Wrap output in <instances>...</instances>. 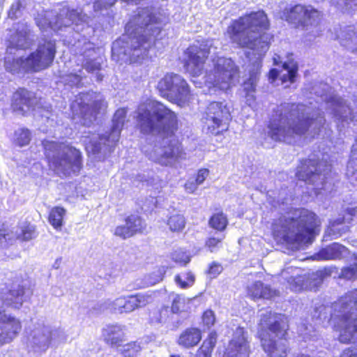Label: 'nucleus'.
Listing matches in <instances>:
<instances>
[{
	"label": "nucleus",
	"instance_id": "nucleus-1",
	"mask_svg": "<svg viewBox=\"0 0 357 357\" xmlns=\"http://www.w3.org/2000/svg\"><path fill=\"white\" fill-rule=\"evenodd\" d=\"M137 126L143 135H157L163 139H168L161 147L162 153L155 162L168 166L173 162L185 158V153L181 142L175 137L179 128L176 113L164 103L153 100L149 107L137 112Z\"/></svg>",
	"mask_w": 357,
	"mask_h": 357
},
{
	"label": "nucleus",
	"instance_id": "nucleus-2",
	"mask_svg": "<svg viewBox=\"0 0 357 357\" xmlns=\"http://www.w3.org/2000/svg\"><path fill=\"white\" fill-rule=\"evenodd\" d=\"M271 22L264 10L247 12L231 22L226 34L231 43L259 55L269 50L273 35L268 33Z\"/></svg>",
	"mask_w": 357,
	"mask_h": 357
},
{
	"label": "nucleus",
	"instance_id": "nucleus-3",
	"mask_svg": "<svg viewBox=\"0 0 357 357\" xmlns=\"http://www.w3.org/2000/svg\"><path fill=\"white\" fill-rule=\"evenodd\" d=\"M163 28L159 17L148 8L133 15L125 26V48L129 54L142 52L160 40Z\"/></svg>",
	"mask_w": 357,
	"mask_h": 357
},
{
	"label": "nucleus",
	"instance_id": "nucleus-4",
	"mask_svg": "<svg viewBox=\"0 0 357 357\" xmlns=\"http://www.w3.org/2000/svg\"><path fill=\"white\" fill-rule=\"evenodd\" d=\"M314 119L296 103L280 105L274 109L268 124V135L275 142H287L296 136L304 135Z\"/></svg>",
	"mask_w": 357,
	"mask_h": 357
},
{
	"label": "nucleus",
	"instance_id": "nucleus-5",
	"mask_svg": "<svg viewBox=\"0 0 357 357\" xmlns=\"http://www.w3.org/2000/svg\"><path fill=\"white\" fill-rule=\"evenodd\" d=\"M289 326L284 315L267 312L261 315L257 337L268 357H287L290 351Z\"/></svg>",
	"mask_w": 357,
	"mask_h": 357
},
{
	"label": "nucleus",
	"instance_id": "nucleus-6",
	"mask_svg": "<svg viewBox=\"0 0 357 357\" xmlns=\"http://www.w3.org/2000/svg\"><path fill=\"white\" fill-rule=\"evenodd\" d=\"M296 218L280 216L272 225V235L275 240L290 243L308 242L314 237L320 221L312 211L305 208H294Z\"/></svg>",
	"mask_w": 357,
	"mask_h": 357
},
{
	"label": "nucleus",
	"instance_id": "nucleus-7",
	"mask_svg": "<svg viewBox=\"0 0 357 357\" xmlns=\"http://www.w3.org/2000/svg\"><path fill=\"white\" fill-rule=\"evenodd\" d=\"M50 169L63 178L78 175L83 168L81 151L69 143L44 139L41 143Z\"/></svg>",
	"mask_w": 357,
	"mask_h": 357
},
{
	"label": "nucleus",
	"instance_id": "nucleus-8",
	"mask_svg": "<svg viewBox=\"0 0 357 357\" xmlns=\"http://www.w3.org/2000/svg\"><path fill=\"white\" fill-rule=\"evenodd\" d=\"M56 54V42L53 40L43 38L38 42L36 49L26 57L22 56L13 59L9 71L14 74L21 70L26 73H35L51 67Z\"/></svg>",
	"mask_w": 357,
	"mask_h": 357
},
{
	"label": "nucleus",
	"instance_id": "nucleus-9",
	"mask_svg": "<svg viewBox=\"0 0 357 357\" xmlns=\"http://www.w3.org/2000/svg\"><path fill=\"white\" fill-rule=\"evenodd\" d=\"M335 312H337L335 330L340 333L338 339L342 343H349L357 333V288L348 291L333 304Z\"/></svg>",
	"mask_w": 357,
	"mask_h": 357
},
{
	"label": "nucleus",
	"instance_id": "nucleus-10",
	"mask_svg": "<svg viewBox=\"0 0 357 357\" xmlns=\"http://www.w3.org/2000/svg\"><path fill=\"white\" fill-rule=\"evenodd\" d=\"M156 89L163 98L179 107L188 104L192 98L190 86L180 75L166 73L158 82Z\"/></svg>",
	"mask_w": 357,
	"mask_h": 357
},
{
	"label": "nucleus",
	"instance_id": "nucleus-11",
	"mask_svg": "<svg viewBox=\"0 0 357 357\" xmlns=\"http://www.w3.org/2000/svg\"><path fill=\"white\" fill-rule=\"evenodd\" d=\"M321 17V13L317 8L303 3H296L284 8L281 15L282 20L293 29L305 31L317 26Z\"/></svg>",
	"mask_w": 357,
	"mask_h": 357
},
{
	"label": "nucleus",
	"instance_id": "nucleus-12",
	"mask_svg": "<svg viewBox=\"0 0 357 357\" xmlns=\"http://www.w3.org/2000/svg\"><path fill=\"white\" fill-rule=\"evenodd\" d=\"M232 121L231 112L224 101H211L205 108L202 122L207 133L219 136L229 130Z\"/></svg>",
	"mask_w": 357,
	"mask_h": 357
},
{
	"label": "nucleus",
	"instance_id": "nucleus-13",
	"mask_svg": "<svg viewBox=\"0 0 357 357\" xmlns=\"http://www.w3.org/2000/svg\"><path fill=\"white\" fill-rule=\"evenodd\" d=\"M239 68L229 58L218 57L213 69L207 73L206 82L220 89H229L239 78Z\"/></svg>",
	"mask_w": 357,
	"mask_h": 357
},
{
	"label": "nucleus",
	"instance_id": "nucleus-14",
	"mask_svg": "<svg viewBox=\"0 0 357 357\" xmlns=\"http://www.w3.org/2000/svg\"><path fill=\"white\" fill-rule=\"evenodd\" d=\"M211 54V47L204 41L190 45L183 52V68L192 77L200 75Z\"/></svg>",
	"mask_w": 357,
	"mask_h": 357
},
{
	"label": "nucleus",
	"instance_id": "nucleus-15",
	"mask_svg": "<svg viewBox=\"0 0 357 357\" xmlns=\"http://www.w3.org/2000/svg\"><path fill=\"white\" fill-rule=\"evenodd\" d=\"M321 163L319 158L303 159L295 174L296 178L307 185H314L321 180Z\"/></svg>",
	"mask_w": 357,
	"mask_h": 357
},
{
	"label": "nucleus",
	"instance_id": "nucleus-16",
	"mask_svg": "<svg viewBox=\"0 0 357 357\" xmlns=\"http://www.w3.org/2000/svg\"><path fill=\"white\" fill-rule=\"evenodd\" d=\"M251 353L247 333L243 327H237L234 337L229 340L223 357H249Z\"/></svg>",
	"mask_w": 357,
	"mask_h": 357
},
{
	"label": "nucleus",
	"instance_id": "nucleus-17",
	"mask_svg": "<svg viewBox=\"0 0 357 357\" xmlns=\"http://www.w3.org/2000/svg\"><path fill=\"white\" fill-rule=\"evenodd\" d=\"M151 300V295L140 293L122 296L115 300L114 309L120 314L129 313L137 308L147 305Z\"/></svg>",
	"mask_w": 357,
	"mask_h": 357
},
{
	"label": "nucleus",
	"instance_id": "nucleus-18",
	"mask_svg": "<svg viewBox=\"0 0 357 357\" xmlns=\"http://www.w3.org/2000/svg\"><path fill=\"white\" fill-rule=\"evenodd\" d=\"M125 225H119L115 228L114 235L122 239H126L138 234H142L146 229L144 220L139 215L130 214L125 218Z\"/></svg>",
	"mask_w": 357,
	"mask_h": 357
},
{
	"label": "nucleus",
	"instance_id": "nucleus-19",
	"mask_svg": "<svg viewBox=\"0 0 357 357\" xmlns=\"http://www.w3.org/2000/svg\"><path fill=\"white\" fill-rule=\"evenodd\" d=\"M24 295L25 287L13 282L0 291V300L6 307L19 310L23 305Z\"/></svg>",
	"mask_w": 357,
	"mask_h": 357
},
{
	"label": "nucleus",
	"instance_id": "nucleus-20",
	"mask_svg": "<svg viewBox=\"0 0 357 357\" xmlns=\"http://www.w3.org/2000/svg\"><path fill=\"white\" fill-rule=\"evenodd\" d=\"M36 94L24 87L17 89L11 97V108L14 112H19L24 115V107L29 109L35 104Z\"/></svg>",
	"mask_w": 357,
	"mask_h": 357
},
{
	"label": "nucleus",
	"instance_id": "nucleus-21",
	"mask_svg": "<svg viewBox=\"0 0 357 357\" xmlns=\"http://www.w3.org/2000/svg\"><path fill=\"white\" fill-rule=\"evenodd\" d=\"M202 339V330L190 326L183 330L176 340V343L183 349H190L197 346Z\"/></svg>",
	"mask_w": 357,
	"mask_h": 357
},
{
	"label": "nucleus",
	"instance_id": "nucleus-22",
	"mask_svg": "<svg viewBox=\"0 0 357 357\" xmlns=\"http://www.w3.org/2000/svg\"><path fill=\"white\" fill-rule=\"evenodd\" d=\"M349 252V249L339 243H333L321 248L314 256L318 261L340 260Z\"/></svg>",
	"mask_w": 357,
	"mask_h": 357
},
{
	"label": "nucleus",
	"instance_id": "nucleus-23",
	"mask_svg": "<svg viewBox=\"0 0 357 357\" xmlns=\"http://www.w3.org/2000/svg\"><path fill=\"white\" fill-rule=\"evenodd\" d=\"M102 105V100L96 99L93 94L88 93L82 95L80 102L77 104L79 114L82 118L96 116L100 113Z\"/></svg>",
	"mask_w": 357,
	"mask_h": 357
},
{
	"label": "nucleus",
	"instance_id": "nucleus-24",
	"mask_svg": "<svg viewBox=\"0 0 357 357\" xmlns=\"http://www.w3.org/2000/svg\"><path fill=\"white\" fill-rule=\"evenodd\" d=\"M105 343L111 348H119L123 345L126 335L122 328L116 325H109L102 331Z\"/></svg>",
	"mask_w": 357,
	"mask_h": 357
},
{
	"label": "nucleus",
	"instance_id": "nucleus-25",
	"mask_svg": "<svg viewBox=\"0 0 357 357\" xmlns=\"http://www.w3.org/2000/svg\"><path fill=\"white\" fill-rule=\"evenodd\" d=\"M217 342V332L215 331H210L196 350L195 357H212Z\"/></svg>",
	"mask_w": 357,
	"mask_h": 357
},
{
	"label": "nucleus",
	"instance_id": "nucleus-26",
	"mask_svg": "<svg viewBox=\"0 0 357 357\" xmlns=\"http://www.w3.org/2000/svg\"><path fill=\"white\" fill-rule=\"evenodd\" d=\"M247 294L252 300L269 299L273 296L271 288L265 286L261 281H256L249 286L247 289Z\"/></svg>",
	"mask_w": 357,
	"mask_h": 357
},
{
	"label": "nucleus",
	"instance_id": "nucleus-27",
	"mask_svg": "<svg viewBox=\"0 0 357 357\" xmlns=\"http://www.w3.org/2000/svg\"><path fill=\"white\" fill-rule=\"evenodd\" d=\"M115 119L113 120V124L111 128L109 135H104L100 137V139L109 141L111 135H115V142H117L119 139L121 131L124 125V120L126 117V111L123 109H119L114 114Z\"/></svg>",
	"mask_w": 357,
	"mask_h": 357
},
{
	"label": "nucleus",
	"instance_id": "nucleus-28",
	"mask_svg": "<svg viewBox=\"0 0 357 357\" xmlns=\"http://www.w3.org/2000/svg\"><path fill=\"white\" fill-rule=\"evenodd\" d=\"M22 326L0 325V347L9 344L20 333Z\"/></svg>",
	"mask_w": 357,
	"mask_h": 357
},
{
	"label": "nucleus",
	"instance_id": "nucleus-29",
	"mask_svg": "<svg viewBox=\"0 0 357 357\" xmlns=\"http://www.w3.org/2000/svg\"><path fill=\"white\" fill-rule=\"evenodd\" d=\"M228 225L227 215L222 210L213 213L208 218V226L217 231H224Z\"/></svg>",
	"mask_w": 357,
	"mask_h": 357
},
{
	"label": "nucleus",
	"instance_id": "nucleus-30",
	"mask_svg": "<svg viewBox=\"0 0 357 357\" xmlns=\"http://www.w3.org/2000/svg\"><path fill=\"white\" fill-rule=\"evenodd\" d=\"M344 218H340L334 220L326 231L331 239L337 238L348 231V227L344 225Z\"/></svg>",
	"mask_w": 357,
	"mask_h": 357
},
{
	"label": "nucleus",
	"instance_id": "nucleus-31",
	"mask_svg": "<svg viewBox=\"0 0 357 357\" xmlns=\"http://www.w3.org/2000/svg\"><path fill=\"white\" fill-rule=\"evenodd\" d=\"M66 213V211L62 206H57L51 208L48 214V222L54 229H61Z\"/></svg>",
	"mask_w": 357,
	"mask_h": 357
},
{
	"label": "nucleus",
	"instance_id": "nucleus-32",
	"mask_svg": "<svg viewBox=\"0 0 357 357\" xmlns=\"http://www.w3.org/2000/svg\"><path fill=\"white\" fill-rule=\"evenodd\" d=\"M261 65L258 64L257 69L251 70L249 73V77L244 81L243 86L246 96H253L256 91L257 83L260 75Z\"/></svg>",
	"mask_w": 357,
	"mask_h": 357
},
{
	"label": "nucleus",
	"instance_id": "nucleus-33",
	"mask_svg": "<svg viewBox=\"0 0 357 357\" xmlns=\"http://www.w3.org/2000/svg\"><path fill=\"white\" fill-rule=\"evenodd\" d=\"M121 347L120 354L122 357H137L142 349V342L138 340L131 341Z\"/></svg>",
	"mask_w": 357,
	"mask_h": 357
},
{
	"label": "nucleus",
	"instance_id": "nucleus-34",
	"mask_svg": "<svg viewBox=\"0 0 357 357\" xmlns=\"http://www.w3.org/2000/svg\"><path fill=\"white\" fill-rule=\"evenodd\" d=\"M354 262L352 264L342 268L340 278L346 280H357V253L352 255Z\"/></svg>",
	"mask_w": 357,
	"mask_h": 357
},
{
	"label": "nucleus",
	"instance_id": "nucleus-35",
	"mask_svg": "<svg viewBox=\"0 0 357 357\" xmlns=\"http://www.w3.org/2000/svg\"><path fill=\"white\" fill-rule=\"evenodd\" d=\"M282 67L283 69L287 70V74L283 75L280 77L281 82L282 84L287 82L290 83L295 82L298 70V64L296 63H292L291 65H289L287 62H284L282 64Z\"/></svg>",
	"mask_w": 357,
	"mask_h": 357
},
{
	"label": "nucleus",
	"instance_id": "nucleus-36",
	"mask_svg": "<svg viewBox=\"0 0 357 357\" xmlns=\"http://www.w3.org/2000/svg\"><path fill=\"white\" fill-rule=\"evenodd\" d=\"M168 307H153L149 311V320L151 324L161 323L167 316Z\"/></svg>",
	"mask_w": 357,
	"mask_h": 357
},
{
	"label": "nucleus",
	"instance_id": "nucleus-37",
	"mask_svg": "<svg viewBox=\"0 0 357 357\" xmlns=\"http://www.w3.org/2000/svg\"><path fill=\"white\" fill-rule=\"evenodd\" d=\"M167 224L172 231L178 232L184 229L185 220L183 215L173 214L168 218Z\"/></svg>",
	"mask_w": 357,
	"mask_h": 357
},
{
	"label": "nucleus",
	"instance_id": "nucleus-38",
	"mask_svg": "<svg viewBox=\"0 0 357 357\" xmlns=\"http://www.w3.org/2000/svg\"><path fill=\"white\" fill-rule=\"evenodd\" d=\"M185 280H183L181 278V275L180 274H177L174 277V281L176 284L181 289H187L189 287L192 286L195 281V277L192 271H189L184 273Z\"/></svg>",
	"mask_w": 357,
	"mask_h": 357
},
{
	"label": "nucleus",
	"instance_id": "nucleus-39",
	"mask_svg": "<svg viewBox=\"0 0 357 357\" xmlns=\"http://www.w3.org/2000/svg\"><path fill=\"white\" fill-rule=\"evenodd\" d=\"M15 326H22V321L20 319L11 314H7L5 310L0 309V325H7Z\"/></svg>",
	"mask_w": 357,
	"mask_h": 357
},
{
	"label": "nucleus",
	"instance_id": "nucleus-40",
	"mask_svg": "<svg viewBox=\"0 0 357 357\" xmlns=\"http://www.w3.org/2000/svg\"><path fill=\"white\" fill-rule=\"evenodd\" d=\"M287 282L293 291H300L303 289L305 284V276L299 274L291 276L287 279Z\"/></svg>",
	"mask_w": 357,
	"mask_h": 357
},
{
	"label": "nucleus",
	"instance_id": "nucleus-41",
	"mask_svg": "<svg viewBox=\"0 0 357 357\" xmlns=\"http://www.w3.org/2000/svg\"><path fill=\"white\" fill-rule=\"evenodd\" d=\"M225 238V235L223 234L221 237L209 236L206 241L204 245L211 252H215L222 245V241Z\"/></svg>",
	"mask_w": 357,
	"mask_h": 357
},
{
	"label": "nucleus",
	"instance_id": "nucleus-42",
	"mask_svg": "<svg viewBox=\"0 0 357 357\" xmlns=\"http://www.w3.org/2000/svg\"><path fill=\"white\" fill-rule=\"evenodd\" d=\"M35 231L36 227L30 223H26L22 227L21 232L17 238L25 241H29L34 236Z\"/></svg>",
	"mask_w": 357,
	"mask_h": 357
},
{
	"label": "nucleus",
	"instance_id": "nucleus-43",
	"mask_svg": "<svg viewBox=\"0 0 357 357\" xmlns=\"http://www.w3.org/2000/svg\"><path fill=\"white\" fill-rule=\"evenodd\" d=\"M31 141V133L29 129L22 128L19 130L16 137V142L18 146H24L28 145Z\"/></svg>",
	"mask_w": 357,
	"mask_h": 357
},
{
	"label": "nucleus",
	"instance_id": "nucleus-44",
	"mask_svg": "<svg viewBox=\"0 0 357 357\" xmlns=\"http://www.w3.org/2000/svg\"><path fill=\"white\" fill-rule=\"evenodd\" d=\"M202 321L203 326L207 328H210L213 326L215 323V315L214 312L211 309H207L204 311L202 315Z\"/></svg>",
	"mask_w": 357,
	"mask_h": 357
},
{
	"label": "nucleus",
	"instance_id": "nucleus-45",
	"mask_svg": "<svg viewBox=\"0 0 357 357\" xmlns=\"http://www.w3.org/2000/svg\"><path fill=\"white\" fill-rule=\"evenodd\" d=\"M348 166L353 169V173L357 172V138L352 146Z\"/></svg>",
	"mask_w": 357,
	"mask_h": 357
},
{
	"label": "nucleus",
	"instance_id": "nucleus-46",
	"mask_svg": "<svg viewBox=\"0 0 357 357\" xmlns=\"http://www.w3.org/2000/svg\"><path fill=\"white\" fill-rule=\"evenodd\" d=\"M223 271L222 266L217 261H212L208 267L206 273L211 277L217 278Z\"/></svg>",
	"mask_w": 357,
	"mask_h": 357
},
{
	"label": "nucleus",
	"instance_id": "nucleus-47",
	"mask_svg": "<svg viewBox=\"0 0 357 357\" xmlns=\"http://www.w3.org/2000/svg\"><path fill=\"white\" fill-rule=\"evenodd\" d=\"M173 260L180 266H185L190 261V257L183 252L174 254Z\"/></svg>",
	"mask_w": 357,
	"mask_h": 357
},
{
	"label": "nucleus",
	"instance_id": "nucleus-48",
	"mask_svg": "<svg viewBox=\"0 0 357 357\" xmlns=\"http://www.w3.org/2000/svg\"><path fill=\"white\" fill-rule=\"evenodd\" d=\"M351 33H349L347 45L350 46L352 52L357 54V29H354Z\"/></svg>",
	"mask_w": 357,
	"mask_h": 357
},
{
	"label": "nucleus",
	"instance_id": "nucleus-49",
	"mask_svg": "<svg viewBox=\"0 0 357 357\" xmlns=\"http://www.w3.org/2000/svg\"><path fill=\"white\" fill-rule=\"evenodd\" d=\"M209 174V170L207 168H201L199 169L195 176V183L197 185H201L206 180L207 176Z\"/></svg>",
	"mask_w": 357,
	"mask_h": 357
},
{
	"label": "nucleus",
	"instance_id": "nucleus-50",
	"mask_svg": "<svg viewBox=\"0 0 357 357\" xmlns=\"http://www.w3.org/2000/svg\"><path fill=\"white\" fill-rule=\"evenodd\" d=\"M86 150L89 153L93 155L98 154L101 151L100 143L97 142H91L86 147Z\"/></svg>",
	"mask_w": 357,
	"mask_h": 357
},
{
	"label": "nucleus",
	"instance_id": "nucleus-51",
	"mask_svg": "<svg viewBox=\"0 0 357 357\" xmlns=\"http://www.w3.org/2000/svg\"><path fill=\"white\" fill-rule=\"evenodd\" d=\"M85 69L89 73H93L100 70L101 69V65L100 63L89 60L85 64Z\"/></svg>",
	"mask_w": 357,
	"mask_h": 357
},
{
	"label": "nucleus",
	"instance_id": "nucleus-52",
	"mask_svg": "<svg viewBox=\"0 0 357 357\" xmlns=\"http://www.w3.org/2000/svg\"><path fill=\"white\" fill-rule=\"evenodd\" d=\"M8 235L9 231L5 224H0V244L7 241Z\"/></svg>",
	"mask_w": 357,
	"mask_h": 357
},
{
	"label": "nucleus",
	"instance_id": "nucleus-53",
	"mask_svg": "<svg viewBox=\"0 0 357 357\" xmlns=\"http://www.w3.org/2000/svg\"><path fill=\"white\" fill-rule=\"evenodd\" d=\"M181 298L179 295H176L172 301L171 309L172 312L178 313L180 312V303Z\"/></svg>",
	"mask_w": 357,
	"mask_h": 357
},
{
	"label": "nucleus",
	"instance_id": "nucleus-54",
	"mask_svg": "<svg viewBox=\"0 0 357 357\" xmlns=\"http://www.w3.org/2000/svg\"><path fill=\"white\" fill-rule=\"evenodd\" d=\"M340 357H357V349L354 348H347L342 351Z\"/></svg>",
	"mask_w": 357,
	"mask_h": 357
},
{
	"label": "nucleus",
	"instance_id": "nucleus-55",
	"mask_svg": "<svg viewBox=\"0 0 357 357\" xmlns=\"http://www.w3.org/2000/svg\"><path fill=\"white\" fill-rule=\"evenodd\" d=\"M279 76V71L276 68H271L268 71V79L271 82H275Z\"/></svg>",
	"mask_w": 357,
	"mask_h": 357
},
{
	"label": "nucleus",
	"instance_id": "nucleus-56",
	"mask_svg": "<svg viewBox=\"0 0 357 357\" xmlns=\"http://www.w3.org/2000/svg\"><path fill=\"white\" fill-rule=\"evenodd\" d=\"M346 212L351 216H354L357 213V208H349L346 210Z\"/></svg>",
	"mask_w": 357,
	"mask_h": 357
},
{
	"label": "nucleus",
	"instance_id": "nucleus-57",
	"mask_svg": "<svg viewBox=\"0 0 357 357\" xmlns=\"http://www.w3.org/2000/svg\"><path fill=\"white\" fill-rule=\"evenodd\" d=\"M333 272V268L332 267H324L323 269V273L326 275H331Z\"/></svg>",
	"mask_w": 357,
	"mask_h": 357
},
{
	"label": "nucleus",
	"instance_id": "nucleus-58",
	"mask_svg": "<svg viewBox=\"0 0 357 357\" xmlns=\"http://www.w3.org/2000/svg\"><path fill=\"white\" fill-rule=\"evenodd\" d=\"M274 65H278L279 63L277 62L276 59H274V62H273Z\"/></svg>",
	"mask_w": 357,
	"mask_h": 357
},
{
	"label": "nucleus",
	"instance_id": "nucleus-59",
	"mask_svg": "<svg viewBox=\"0 0 357 357\" xmlns=\"http://www.w3.org/2000/svg\"><path fill=\"white\" fill-rule=\"evenodd\" d=\"M20 6H21V5H20V2H18V3H17V9H20Z\"/></svg>",
	"mask_w": 357,
	"mask_h": 357
}]
</instances>
